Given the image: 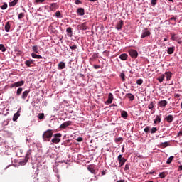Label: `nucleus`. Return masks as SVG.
<instances>
[{
  "label": "nucleus",
  "mask_w": 182,
  "mask_h": 182,
  "mask_svg": "<svg viewBox=\"0 0 182 182\" xmlns=\"http://www.w3.org/2000/svg\"><path fill=\"white\" fill-rule=\"evenodd\" d=\"M52 136H53L52 129H48L43 134V139L44 141H49V140H50V138L52 137Z\"/></svg>",
  "instance_id": "nucleus-1"
},
{
  "label": "nucleus",
  "mask_w": 182,
  "mask_h": 182,
  "mask_svg": "<svg viewBox=\"0 0 182 182\" xmlns=\"http://www.w3.org/2000/svg\"><path fill=\"white\" fill-rule=\"evenodd\" d=\"M53 137L51 139V143H54L55 144H58V143H60V137H62V134L57 133L53 135Z\"/></svg>",
  "instance_id": "nucleus-2"
},
{
  "label": "nucleus",
  "mask_w": 182,
  "mask_h": 182,
  "mask_svg": "<svg viewBox=\"0 0 182 182\" xmlns=\"http://www.w3.org/2000/svg\"><path fill=\"white\" fill-rule=\"evenodd\" d=\"M118 161H119V167H122V166H124V163L127 161V159H126L124 157H123V155L119 154L117 157Z\"/></svg>",
  "instance_id": "nucleus-3"
},
{
  "label": "nucleus",
  "mask_w": 182,
  "mask_h": 182,
  "mask_svg": "<svg viewBox=\"0 0 182 182\" xmlns=\"http://www.w3.org/2000/svg\"><path fill=\"white\" fill-rule=\"evenodd\" d=\"M151 35V33L150 31H149L147 28H145L142 31V33L141 35V39H144V38H147L148 36H150Z\"/></svg>",
  "instance_id": "nucleus-4"
},
{
  "label": "nucleus",
  "mask_w": 182,
  "mask_h": 182,
  "mask_svg": "<svg viewBox=\"0 0 182 182\" xmlns=\"http://www.w3.org/2000/svg\"><path fill=\"white\" fill-rule=\"evenodd\" d=\"M23 85H25V81L21 80L11 84V87H21V86H23Z\"/></svg>",
  "instance_id": "nucleus-5"
},
{
  "label": "nucleus",
  "mask_w": 182,
  "mask_h": 182,
  "mask_svg": "<svg viewBox=\"0 0 182 182\" xmlns=\"http://www.w3.org/2000/svg\"><path fill=\"white\" fill-rule=\"evenodd\" d=\"M129 54L131 56V58H133V59H136V58H137V56H139V53L137 52V50H134V49L129 50Z\"/></svg>",
  "instance_id": "nucleus-6"
},
{
  "label": "nucleus",
  "mask_w": 182,
  "mask_h": 182,
  "mask_svg": "<svg viewBox=\"0 0 182 182\" xmlns=\"http://www.w3.org/2000/svg\"><path fill=\"white\" fill-rule=\"evenodd\" d=\"M68 126H72V122L71 121H66L60 124V129H66V127H68Z\"/></svg>",
  "instance_id": "nucleus-7"
},
{
  "label": "nucleus",
  "mask_w": 182,
  "mask_h": 182,
  "mask_svg": "<svg viewBox=\"0 0 182 182\" xmlns=\"http://www.w3.org/2000/svg\"><path fill=\"white\" fill-rule=\"evenodd\" d=\"M24 63L28 68H32V65L35 63V60L33 59L26 60Z\"/></svg>",
  "instance_id": "nucleus-8"
},
{
  "label": "nucleus",
  "mask_w": 182,
  "mask_h": 182,
  "mask_svg": "<svg viewBox=\"0 0 182 182\" xmlns=\"http://www.w3.org/2000/svg\"><path fill=\"white\" fill-rule=\"evenodd\" d=\"M58 8H59V6H58V4L56 3H51L49 6V9L50 11H52L53 12H55V11H56V9H58Z\"/></svg>",
  "instance_id": "nucleus-9"
},
{
  "label": "nucleus",
  "mask_w": 182,
  "mask_h": 182,
  "mask_svg": "<svg viewBox=\"0 0 182 182\" xmlns=\"http://www.w3.org/2000/svg\"><path fill=\"white\" fill-rule=\"evenodd\" d=\"M29 93H31V90H26L24 92H23V93L21 95V99L23 100H26V97H28V95H29Z\"/></svg>",
  "instance_id": "nucleus-10"
},
{
  "label": "nucleus",
  "mask_w": 182,
  "mask_h": 182,
  "mask_svg": "<svg viewBox=\"0 0 182 182\" xmlns=\"http://www.w3.org/2000/svg\"><path fill=\"white\" fill-rule=\"evenodd\" d=\"M164 120H166L168 123H173V120H174V117H173V115L171 114L167 115L164 118Z\"/></svg>",
  "instance_id": "nucleus-11"
},
{
  "label": "nucleus",
  "mask_w": 182,
  "mask_h": 182,
  "mask_svg": "<svg viewBox=\"0 0 182 182\" xmlns=\"http://www.w3.org/2000/svg\"><path fill=\"white\" fill-rule=\"evenodd\" d=\"M174 50H176L175 46L168 47L166 52L168 55H173L174 53Z\"/></svg>",
  "instance_id": "nucleus-12"
},
{
  "label": "nucleus",
  "mask_w": 182,
  "mask_h": 182,
  "mask_svg": "<svg viewBox=\"0 0 182 182\" xmlns=\"http://www.w3.org/2000/svg\"><path fill=\"white\" fill-rule=\"evenodd\" d=\"M168 103V102H167V100H164L159 101L158 105L161 107H166V106H167Z\"/></svg>",
  "instance_id": "nucleus-13"
},
{
  "label": "nucleus",
  "mask_w": 182,
  "mask_h": 182,
  "mask_svg": "<svg viewBox=\"0 0 182 182\" xmlns=\"http://www.w3.org/2000/svg\"><path fill=\"white\" fill-rule=\"evenodd\" d=\"M31 58H33V59H43V57H42V55H38L36 54V53H32Z\"/></svg>",
  "instance_id": "nucleus-14"
},
{
  "label": "nucleus",
  "mask_w": 182,
  "mask_h": 182,
  "mask_svg": "<svg viewBox=\"0 0 182 182\" xmlns=\"http://www.w3.org/2000/svg\"><path fill=\"white\" fill-rule=\"evenodd\" d=\"M165 76L166 77V80L168 82L169 80H171L173 73H171V72H166L165 73Z\"/></svg>",
  "instance_id": "nucleus-15"
},
{
  "label": "nucleus",
  "mask_w": 182,
  "mask_h": 182,
  "mask_svg": "<svg viewBox=\"0 0 182 182\" xmlns=\"http://www.w3.org/2000/svg\"><path fill=\"white\" fill-rule=\"evenodd\" d=\"M77 14L80 16H83L85 15V9L83 8H78L77 10Z\"/></svg>",
  "instance_id": "nucleus-16"
},
{
  "label": "nucleus",
  "mask_w": 182,
  "mask_h": 182,
  "mask_svg": "<svg viewBox=\"0 0 182 182\" xmlns=\"http://www.w3.org/2000/svg\"><path fill=\"white\" fill-rule=\"evenodd\" d=\"M122 28H123V21L120 20L119 22L117 24L116 29L117 31H122Z\"/></svg>",
  "instance_id": "nucleus-17"
},
{
  "label": "nucleus",
  "mask_w": 182,
  "mask_h": 182,
  "mask_svg": "<svg viewBox=\"0 0 182 182\" xmlns=\"http://www.w3.org/2000/svg\"><path fill=\"white\" fill-rule=\"evenodd\" d=\"M161 116L156 115L155 119L154 120V124H157V123H161Z\"/></svg>",
  "instance_id": "nucleus-18"
},
{
  "label": "nucleus",
  "mask_w": 182,
  "mask_h": 182,
  "mask_svg": "<svg viewBox=\"0 0 182 182\" xmlns=\"http://www.w3.org/2000/svg\"><path fill=\"white\" fill-rule=\"evenodd\" d=\"M113 102V94L109 93L108 95V100H107V103H109L110 105Z\"/></svg>",
  "instance_id": "nucleus-19"
},
{
  "label": "nucleus",
  "mask_w": 182,
  "mask_h": 182,
  "mask_svg": "<svg viewBox=\"0 0 182 182\" xmlns=\"http://www.w3.org/2000/svg\"><path fill=\"white\" fill-rule=\"evenodd\" d=\"M66 32L68 33V36L69 38H72L73 35V33L72 31V28L70 27H68L67 29H66Z\"/></svg>",
  "instance_id": "nucleus-20"
},
{
  "label": "nucleus",
  "mask_w": 182,
  "mask_h": 182,
  "mask_svg": "<svg viewBox=\"0 0 182 182\" xmlns=\"http://www.w3.org/2000/svg\"><path fill=\"white\" fill-rule=\"evenodd\" d=\"M28 160H29L28 157H25V159H23L21 161H19L20 166H25V164L28 163Z\"/></svg>",
  "instance_id": "nucleus-21"
},
{
  "label": "nucleus",
  "mask_w": 182,
  "mask_h": 182,
  "mask_svg": "<svg viewBox=\"0 0 182 182\" xmlns=\"http://www.w3.org/2000/svg\"><path fill=\"white\" fill-rule=\"evenodd\" d=\"M58 69L60 70L65 69V68H66V64L61 61L58 63Z\"/></svg>",
  "instance_id": "nucleus-22"
},
{
  "label": "nucleus",
  "mask_w": 182,
  "mask_h": 182,
  "mask_svg": "<svg viewBox=\"0 0 182 182\" xmlns=\"http://www.w3.org/2000/svg\"><path fill=\"white\" fill-rule=\"evenodd\" d=\"M16 156H18V157H23V150L16 149Z\"/></svg>",
  "instance_id": "nucleus-23"
},
{
  "label": "nucleus",
  "mask_w": 182,
  "mask_h": 182,
  "mask_svg": "<svg viewBox=\"0 0 182 182\" xmlns=\"http://www.w3.org/2000/svg\"><path fill=\"white\" fill-rule=\"evenodd\" d=\"M128 56L127 54L122 53L119 55V59H121V60H127Z\"/></svg>",
  "instance_id": "nucleus-24"
},
{
  "label": "nucleus",
  "mask_w": 182,
  "mask_h": 182,
  "mask_svg": "<svg viewBox=\"0 0 182 182\" xmlns=\"http://www.w3.org/2000/svg\"><path fill=\"white\" fill-rule=\"evenodd\" d=\"M4 29L6 31V32H9V31H11V24L9 23V21H8L5 26H4Z\"/></svg>",
  "instance_id": "nucleus-25"
},
{
  "label": "nucleus",
  "mask_w": 182,
  "mask_h": 182,
  "mask_svg": "<svg viewBox=\"0 0 182 182\" xmlns=\"http://www.w3.org/2000/svg\"><path fill=\"white\" fill-rule=\"evenodd\" d=\"M32 50L33 52V53H38L39 54V48L38 47V46H33L32 47Z\"/></svg>",
  "instance_id": "nucleus-26"
},
{
  "label": "nucleus",
  "mask_w": 182,
  "mask_h": 182,
  "mask_svg": "<svg viewBox=\"0 0 182 182\" xmlns=\"http://www.w3.org/2000/svg\"><path fill=\"white\" fill-rule=\"evenodd\" d=\"M126 96H127L128 99H129L130 102H133L134 100V95L132 93H127L126 94Z\"/></svg>",
  "instance_id": "nucleus-27"
},
{
  "label": "nucleus",
  "mask_w": 182,
  "mask_h": 182,
  "mask_svg": "<svg viewBox=\"0 0 182 182\" xmlns=\"http://www.w3.org/2000/svg\"><path fill=\"white\" fill-rule=\"evenodd\" d=\"M129 116V114H127V112L126 111H122L121 113V117H122L123 119H127V117Z\"/></svg>",
  "instance_id": "nucleus-28"
},
{
  "label": "nucleus",
  "mask_w": 182,
  "mask_h": 182,
  "mask_svg": "<svg viewBox=\"0 0 182 182\" xmlns=\"http://www.w3.org/2000/svg\"><path fill=\"white\" fill-rule=\"evenodd\" d=\"M55 16H56V18H58L59 19H62V18H63V15H62V14L60 13V11H57L55 12Z\"/></svg>",
  "instance_id": "nucleus-29"
},
{
  "label": "nucleus",
  "mask_w": 182,
  "mask_h": 182,
  "mask_svg": "<svg viewBox=\"0 0 182 182\" xmlns=\"http://www.w3.org/2000/svg\"><path fill=\"white\" fill-rule=\"evenodd\" d=\"M119 77H121L122 82H126V75L124 74V72L120 73Z\"/></svg>",
  "instance_id": "nucleus-30"
},
{
  "label": "nucleus",
  "mask_w": 182,
  "mask_h": 182,
  "mask_svg": "<svg viewBox=\"0 0 182 182\" xmlns=\"http://www.w3.org/2000/svg\"><path fill=\"white\" fill-rule=\"evenodd\" d=\"M81 31H86L87 30V26H86V23H82L80 26Z\"/></svg>",
  "instance_id": "nucleus-31"
},
{
  "label": "nucleus",
  "mask_w": 182,
  "mask_h": 182,
  "mask_svg": "<svg viewBox=\"0 0 182 182\" xmlns=\"http://www.w3.org/2000/svg\"><path fill=\"white\" fill-rule=\"evenodd\" d=\"M20 116H21V114L15 113L13 117V122H16V120H18Z\"/></svg>",
  "instance_id": "nucleus-32"
},
{
  "label": "nucleus",
  "mask_w": 182,
  "mask_h": 182,
  "mask_svg": "<svg viewBox=\"0 0 182 182\" xmlns=\"http://www.w3.org/2000/svg\"><path fill=\"white\" fill-rule=\"evenodd\" d=\"M164 77H166V75L164 74L161 75L159 77H158V80L160 83H161L163 82V80H164Z\"/></svg>",
  "instance_id": "nucleus-33"
},
{
  "label": "nucleus",
  "mask_w": 182,
  "mask_h": 182,
  "mask_svg": "<svg viewBox=\"0 0 182 182\" xmlns=\"http://www.w3.org/2000/svg\"><path fill=\"white\" fill-rule=\"evenodd\" d=\"M18 1H19V0H13L12 1H11L9 3V6L10 7L15 6V5H16V4H18Z\"/></svg>",
  "instance_id": "nucleus-34"
},
{
  "label": "nucleus",
  "mask_w": 182,
  "mask_h": 182,
  "mask_svg": "<svg viewBox=\"0 0 182 182\" xmlns=\"http://www.w3.org/2000/svg\"><path fill=\"white\" fill-rule=\"evenodd\" d=\"M157 130H159V129H157V127H152L151 129V130L149 131V133H151V134H154V133L157 132Z\"/></svg>",
  "instance_id": "nucleus-35"
},
{
  "label": "nucleus",
  "mask_w": 182,
  "mask_h": 182,
  "mask_svg": "<svg viewBox=\"0 0 182 182\" xmlns=\"http://www.w3.org/2000/svg\"><path fill=\"white\" fill-rule=\"evenodd\" d=\"M38 117L39 120H43V119H45V114L39 113L38 115Z\"/></svg>",
  "instance_id": "nucleus-36"
},
{
  "label": "nucleus",
  "mask_w": 182,
  "mask_h": 182,
  "mask_svg": "<svg viewBox=\"0 0 182 182\" xmlns=\"http://www.w3.org/2000/svg\"><path fill=\"white\" fill-rule=\"evenodd\" d=\"M174 159V156H171L166 161V164H170Z\"/></svg>",
  "instance_id": "nucleus-37"
},
{
  "label": "nucleus",
  "mask_w": 182,
  "mask_h": 182,
  "mask_svg": "<svg viewBox=\"0 0 182 182\" xmlns=\"http://www.w3.org/2000/svg\"><path fill=\"white\" fill-rule=\"evenodd\" d=\"M154 102H151V103L148 105V109H149V110H153V109H154Z\"/></svg>",
  "instance_id": "nucleus-38"
},
{
  "label": "nucleus",
  "mask_w": 182,
  "mask_h": 182,
  "mask_svg": "<svg viewBox=\"0 0 182 182\" xmlns=\"http://www.w3.org/2000/svg\"><path fill=\"white\" fill-rule=\"evenodd\" d=\"M23 90V89L22 87L18 88L17 91H16L17 96H21V94L22 93Z\"/></svg>",
  "instance_id": "nucleus-39"
},
{
  "label": "nucleus",
  "mask_w": 182,
  "mask_h": 182,
  "mask_svg": "<svg viewBox=\"0 0 182 182\" xmlns=\"http://www.w3.org/2000/svg\"><path fill=\"white\" fill-rule=\"evenodd\" d=\"M1 9H2L3 11H5V9H6L8 8V4L6 2L4 3V5L1 6Z\"/></svg>",
  "instance_id": "nucleus-40"
},
{
  "label": "nucleus",
  "mask_w": 182,
  "mask_h": 182,
  "mask_svg": "<svg viewBox=\"0 0 182 182\" xmlns=\"http://www.w3.org/2000/svg\"><path fill=\"white\" fill-rule=\"evenodd\" d=\"M0 50H1V52H6V48L4 44H0Z\"/></svg>",
  "instance_id": "nucleus-41"
},
{
  "label": "nucleus",
  "mask_w": 182,
  "mask_h": 182,
  "mask_svg": "<svg viewBox=\"0 0 182 182\" xmlns=\"http://www.w3.org/2000/svg\"><path fill=\"white\" fill-rule=\"evenodd\" d=\"M32 154V150L29 149L27 151L26 154V158L27 157L28 159L29 160V155Z\"/></svg>",
  "instance_id": "nucleus-42"
},
{
  "label": "nucleus",
  "mask_w": 182,
  "mask_h": 182,
  "mask_svg": "<svg viewBox=\"0 0 182 182\" xmlns=\"http://www.w3.org/2000/svg\"><path fill=\"white\" fill-rule=\"evenodd\" d=\"M144 132L146 134L150 133V126H147L146 127H145L144 129Z\"/></svg>",
  "instance_id": "nucleus-43"
},
{
  "label": "nucleus",
  "mask_w": 182,
  "mask_h": 182,
  "mask_svg": "<svg viewBox=\"0 0 182 182\" xmlns=\"http://www.w3.org/2000/svg\"><path fill=\"white\" fill-rule=\"evenodd\" d=\"M103 55H105V56H107V58H108V56H110V52L107 51V50H105L103 51Z\"/></svg>",
  "instance_id": "nucleus-44"
},
{
  "label": "nucleus",
  "mask_w": 182,
  "mask_h": 182,
  "mask_svg": "<svg viewBox=\"0 0 182 182\" xmlns=\"http://www.w3.org/2000/svg\"><path fill=\"white\" fill-rule=\"evenodd\" d=\"M24 17H25V14L24 13H20L18 16V19H22Z\"/></svg>",
  "instance_id": "nucleus-45"
},
{
  "label": "nucleus",
  "mask_w": 182,
  "mask_h": 182,
  "mask_svg": "<svg viewBox=\"0 0 182 182\" xmlns=\"http://www.w3.org/2000/svg\"><path fill=\"white\" fill-rule=\"evenodd\" d=\"M156 4H157V0H151V5L152 6H156Z\"/></svg>",
  "instance_id": "nucleus-46"
},
{
  "label": "nucleus",
  "mask_w": 182,
  "mask_h": 182,
  "mask_svg": "<svg viewBox=\"0 0 182 182\" xmlns=\"http://www.w3.org/2000/svg\"><path fill=\"white\" fill-rule=\"evenodd\" d=\"M136 85H143V79H139L136 80Z\"/></svg>",
  "instance_id": "nucleus-47"
},
{
  "label": "nucleus",
  "mask_w": 182,
  "mask_h": 182,
  "mask_svg": "<svg viewBox=\"0 0 182 182\" xmlns=\"http://www.w3.org/2000/svg\"><path fill=\"white\" fill-rule=\"evenodd\" d=\"M171 39L172 41H177V37L176 36V34H171Z\"/></svg>",
  "instance_id": "nucleus-48"
},
{
  "label": "nucleus",
  "mask_w": 182,
  "mask_h": 182,
  "mask_svg": "<svg viewBox=\"0 0 182 182\" xmlns=\"http://www.w3.org/2000/svg\"><path fill=\"white\" fill-rule=\"evenodd\" d=\"M70 49H71L72 50H76V49H77V46H70Z\"/></svg>",
  "instance_id": "nucleus-49"
},
{
  "label": "nucleus",
  "mask_w": 182,
  "mask_h": 182,
  "mask_svg": "<svg viewBox=\"0 0 182 182\" xmlns=\"http://www.w3.org/2000/svg\"><path fill=\"white\" fill-rule=\"evenodd\" d=\"M159 177L161 178H164L166 177V174L164 173V172L160 173H159Z\"/></svg>",
  "instance_id": "nucleus-50"
},
{
  "label": "nucleus",
  "mask_w": 182,
  "mask_h": 182,
  "mask_svg": "<svg viewBox=\"0 0 182 182\" xmlns=\"http://www.w3.org/2000/svg\"><path fill=\"white\" fill-rule=\"evenodd\" d=\"M122 140H123V138H122V137L116 138L115 142L119 143V141H122Z\"/></svg>",
  "instance_id": "nucleus-51"
},
{
  "label": "nucleus",
  "mask_w": 182,
  "mask_h": 182,
  "mask_svg": "<svg viewBox=\"0 0 182 182\" xmlns=\"http://www.w3.org/2000/svg\"><path fill=\"white\" fill-rule=\"evenodd\" d=\"M129 167H130V164H127L125 165V167H124V171H127V170H129Z\"/></svg>",
  "instance_id": "nucleus-52"
},
{
  "label": "nucleus",
  "mask_w": 182,
  "mask_h": 182,
  "mask_svg": "<svg viewBox=\"0 0 182 182\" xmlns=\"http://www.w3.org/2000/svg\"><path fill=\"white\" fill-rule=\"evenodd\" d=\"M45 0H35L36 4H43Z\"/></svg>",
  "instance_id": "nucleus-53"
},
{
  "label": "nucleus",
  "mask_w": 182,
  "mask_h": 182,
  "mask_svg": "<svg viewBox=\"0 0 182 182\" xmlns=\"http://www.w3.org/2000/svg\"><path fill=\"white\" fill-rule=\"evenodd\" d=\"M89 171H90V173H92V174H95V169H93L92 168H88Z\"/></svg>",
  "instance_id": "nucleus-54"
},
{
  "label": "nucleus",
  "mask_w": 182,
  "mask_h": 182,
  "mask_svg": "<svg viewBox=\"0 0 182 182\" xmlns=\"http://www.w3.org/2000/svg\"><path fill=\"white\" fill-rule=\"evenodd\" d=\"M75 5H80V4H82V1L80 0H75Z\"/></svg>",
  "instance_id": "nucleus-55"
},
{
  "label": "nucleus",
  "mask_w": 182,
  "mask_h": 182,
  "mask_svg": "<svg viewBox=\"0 0 182 182\" xmlns=\"http://www.w3.org/2000/svg\"><path fill=\"white\" fill-rule=\"evenodd\" d=\"M168 144V142H164V143L161 144V146H163L164 147H167Z\"/></svg>",
  "instance_id": "nucleus-56"
},
{
  "label": "nucleus",
  "mask_w": 182,
  "mask_h": 182,
  "mask_svg": "<svg viewBox=\"0 0 182 182\" xmlns=\"http://www.w3.org/2000/svg\"><path fill=\"white\" fill-rule=\"evenodd\" d=\"M93 68H94V69H100V65H94Z\"/></svg>",
  "instance_id": "nucleus-57"
},
{
  "label": "nucleus",
  "mask_w": 182,
  "mask_h": 182,
  "mask_svg": "<svg viewBox=\"0 0 182 182\" xmlns=\"http://www.w3.org/2000/svg\"><path fill=\"white\" fill-rule=\"evenodd\" d=\"M77 141H83V138H82V137H78V138L77 139Z\"/></svg>",
  "instance_id": "nucleus-58"
},
{
  "label": "nucleus",
  "mask_w": 182,
  "mask_h": 182,
  "mask_svg": "<svg viewBox=\"0 0 182 182\" xmlns=\"http://www.w3.org/2000/svg\"><path fill=\"white\" fill-rule=\"evenodd\" d=\"M170 21H177V18L173 16V17H171V18H170Z\"/></svg>",
  "instance_id": "nucleus-59"
},
{
  "label": "nucleus",
  "mask_w": 182,
  "mask_h": 182,
  "mask_svg": "<svg viewBox=\"0 0 182 182\" xmlns=\"http://www.w3.org/2000/svg\"><path fill=\"white\" fill-rule=\"evenodd\" d=\"M122 153H124V145H123L122 149H121Z\"/></svg>",
  "instance_id": "nucleus-60"
},
{
  "label": "nucleus",
  "mask_w": 182,
  "mask_h": 182,
  "mask_svg": "<svg viewBox=\"0 0 182 182\" xmlns=\"http://www.w3.org/2000/svg\"><path fill=\"white\" fill-rule=\"evenodd\" d=\"M106 174V171H102V176H105Z\"/></svg>",
  "instance_id": "nucleus-61"
},
{
  "label": "nucleus",
  "mask_w": 182,
  "mask_h": 182,
  "mask_svg": "<svg viewBox=\"0 0 182 182\" xmlns=\"http://www.w3.org/2000/svg\"><path fill=\"white\" fill-rule=\"evenodd\" d=\"M21 108H19L18 109V111H17V114H21Z\"/></svg>",
  "instance_id": "nucleus-62"
},
{
  "label": "nucleus",
  "mask_w": 182,
  "mask_h": 182,
  "mask_svg": "<svg viewBox=\"0 0 182 182\" xmlns=\"http://www.w3.org/2000/svg\"><path fill=\"white\" fill-rule=\"evenodd\" d=\"M175 97H180V95L179 94H175Z\"/></svg>",
  "instance_id": "nucleus-63"
},
{
  "label": "nucleus",
  "mask_w": 182,
  "mask_h": 182,
  "mask_svg": "<svg viewBox=\"0 0 182 182\" xmlns=\"http://www.w3.org/2000/svg\"><path fill=\"white\" fill-rule=\"evenodd\" d=\"M179 170H180V171L182 170V165L179 166Z\"/></svg>",
  "instance_id": "nucleus-64"
}]
</instances>
